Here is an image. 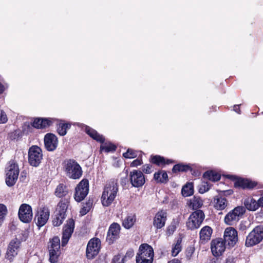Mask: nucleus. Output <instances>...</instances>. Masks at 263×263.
Returning a JSON list of instances; mask_svg holds the SVG:
<instances>
[{
	"label": "nucleus",
	"instance_id": "nucleus-1",
	"mask_svg": "<svg viewBox=\"0 0 263 263\" xmlns=\"http://www.w3.org/2000/svg\"><path fill=\"white\" fill-rule=\"evenodd\" d=\"M63 168L66 176L70 179H78L82 175L81 166L73 159L65 160L63 162Z\"/></svg>",
	"mask_w": 263,
	"mask_h": 263
},
{
	"label": "nucleus",
	"instance_id": "nucleus-2",
	"mask_svg": "<svg viewBox=\"0 0 263 263\" xmlns=\"http://www.w3.org/2000/svg\"><path fill=\"white\" fill-rule=\"evenodd\" d=\"M118 192L117 183L112 181L107 183L104 187L101 197V201L103 206L110 205L115 200Z\"/></svg>",
	"mask_w": 263,
	"mask_h": 263
},
{
	"label": "nucleus",
	"instance_id": "nucleus-3",
	"mask_svg": "<svg viewBox=\"0 0 263 263\" xmlns=\"http://www.w3.org/2000/svg\"><path fill=\"white\" fill-rule=\"evenodd\" d=\"M6 183L8 186H12L18 178L20 172L18 165L14 161H10L6 167Z\"/></svg>",
	"mask_w": 263,
	"mask_h": 263
},
{
	"label": "nucleus",
	"instance_id": "nucleus-4",
	"mask_svg": "<svg viewBox=\"0 0 263 263\" xmlns=\"http://www.w3.org/2000/svg\"><path fill=\"white\" fill-rule=\"evenodd\" d=\"M205 217L203 212L197 210L193 212L189 216L186 222L187 228L191 230L197 229L200 227Z\"/></svg>",
	"mask_w": 263,
	"mask_h": 263
},
{
	"label": "nucleus",
	"instance_id": "nucleus-5",
	"mask_svg": "<svg viewBox=\"0 0 263 263\" xmlns=\"http://www.w3.org/2000/svg\"><path fill=\"white\" fill-rule=\"evenodd\" d=\"M263 239V227L257 226L247 237L246 245L247 247L253 246L259 243Z\"/></svg>",
	"mask_w": 263,
	"mask_h": 263
},
{
	"label": "nucleus",
	"instance_id": "nucleus-6",
	"mask_svg": "<svg viewBox=\"0 0 263 263\" xmlns=\"http://www.w3.org/2000/svg\"><path fill=\"white\" fill-rule=\"evenodd\" d=\"M43 159L41 148L36 145L32 146L28 151V162L30 165L37 167Z\"/></svg>",
	"mask_w": 263,
	"mask_h": 263
},
{
	"label": "nucleus",
	"instance_id": "nucleus-7",
	"mask_svg": "<svg viewBox=\"0 0 263 263\" xmlns=\"http://www.w3.org/2000/svg\"><path fill=\"white\" fill-rule=\"evenodd\" d=\"M245 208L242 206H238L230 211L224 217V222L229 226H232L237 222L240 217L245 213Z\"/></svg>",
	"mask_w": 263,
	"mask_h": 263
},
{
	"label": "nucleus",
	"instance_id": "nucleus-8",
	"mask_svg": "<svg viewBox=\"0 0 263 263\" xmlns=\"http://www.w3.org/2000/svg\"><path fill=\"white\" fill-rule=\"evenodd\" d=\"M101 249V241L98 238L91 239L88 242L86 255L89 259L94 258L99 253Z\"/></svg>",
	"mask_w": 263,
	"mask_h": 263
},
{
	"label": "nucleus",
	"instance_id": "nucleus-9",
	"mask_svg": "<svg viewBox=\"0 0 263 263\" xmlns=\"http://www.w3.org/2000/svg\"><path fill=\"white\" fill-rule=\"evenodd\" d=\"M74 199L77 202L82 201L87 196L89 191V183L87 180H82L75 189Z\"/></svg>",
	"mask_w": 263,
	"mask_h": 263
},
{
	"label": "nucleus",
	"instance_id": "nucleus-10",
	"mask_svg": "<svg viewBox=\"0 0 263 263\" xmlns=\"http://www.w3.org/2000/svg\"><path fill=\"white\" fill-rule=\"evenodd\" d=\"M129 180L132 186L135 187H141L145 182V176L143 173L136 170L130 172Z\"/></svg>",
	"mask_w": 263,
	"mask_h": 263
},
{
	"label": "nucleus",
	"instance_id": "nucleus-11",
	"mask_svg": "<svg viewBox=\"0 0 263 263\" xmlns=\"http://www.w3.org/2000/svg\"><path fill=\"white\" fill-rule=\"evenodd\" d=\"M223 237L224 242L230 248L233 247L238 241L237 232L232 227L225 230Z\"/></svg>",
	"mask_w": 263,
	"mask_h": 263
},
{
	"label": "nucleus",
	"instance_id": "nucleus-12",
	"mask_svg": "<svg viewBox=\"0 0 263 263\" xmlns=\"http://www.w3.org/2000/svg\"><path fill=\"white\" fill-rule=\"evenodd\" d=\"M18 217L24 223H28L32 220L33 214L32 208L29 204H22L19 209Z\"/></svg>",
	"mask_w": 263,
	"mask_h": 263
},
{
	"label": "nucleus",
	"instance_id": "nucleus-13",
	"mask_svg": "<svg viewBox=\"0 0 263 263\" xmlns=\"http://www.w3.org/2000/svg\"><path fill=\"white\" fill-rule=\"evenodd\" d=\"M74 228V221L73 219L67 220L63 230L62 246H65L68 242Z\"/></svg>",
	"mask_w": 263,
	"mask_h": 263
},
{
	"label": "nucleus",
	"instance_id": "nucleus-14",
	"mask_svg": "<svg viewBox=\"0 0 263 263\" xmlns=\"http://www.w3.org/2000/svg\"><path fill=\"white\" fill-rule=\"evenodd\" d=\"M211 249L214 256H219L226 250V243L221 238L213 239L211 242Z\"/></svg>",
	"mask_w": 263,
	"mask_h": 263
},
{
	"label": "nucleus",
	"instance_id": "nucleus-15",
	"mask_svg": "<svg viewBox=\"0 0 263 263\" xmlns=\"http://www.w3.org/2000/svg\"><path fill=\"white\" fill-rule=\"evenodd\" d=\"M121 227L116 222L112 223L109 227L106 236V241L109 243H112L119 238Z\"/></svg>",
	"mask_w": 263,
	"mask_h": 263
},
{
	"label": "nucleus",
	"instance_id": "nucleus-16",
	"mask_svg": "<svg viewBox=\"0 0 263 263\" xmlns=\"http://www.w3.org/2000/svg\"><path fill=\"white\" fill-rule=\"evenodd\" d=\"M50 215L49 210L47 207H43L38 211L35 217L36 224L39 228L44 226L47 222Z\"/></svg>",
	"mask_w": 263,
	"mask_h": 263
},
{
	"label": "nucleus",
	"instance_id": "nucleus-17",
	"mask_svg": "<svg viewBox=\"0 0 263 263\" xmlns=\"http://www.w3.org/2000/svg\"><path fill=\"white\" fill-rule=\"evenodd\" d=\"M44 141L45 147L48 151L52 152L54 151L58 146V138L53 134H47L44 137Z\"/></svg>",
	"mask_w": 263,
	"mask_h": 263
},
{
	"label": "nucleus",
	"instance_id": "nucleus-18",
	"mask_svg": "<svg viewBox=\"0 0 263 263\" xmlns=\"http://www.w3.org/2000/svg\"><path fill=\"white\" fill-rule=\"evenodd\" d=\"M21 241L17 238L12 240L8 247L6 257L11 260L17 254L20 247Z\"/></svg>",
	"mask_w": 263,
	"mask_h": 263
},
{
	"label": "nucleus",
	"instance_id": "nucleus-19",
	"mask_svg": "<svg viewBox=\"0 0 263 263\" xmlns=\"http://www.w3.org/2000/svg\"><path fill=\"white\" fill-rule=\"evenodd\" d=\"M166 219L167 213L163 210L159 211L154 217L153 226L157 229H161L165 226Z\"/></svg>",
	"mask_w": 263,
	"mask_h": 263
},
{
	"label": "nucleus",
	"instance_id": "nucleus-20",
	"mask_svg": "<svg viewBox=\"0 0 263 263\" xmlns=\"http://www.w3.org/2000/svg\"><path fill=\"white\" fill-rule=\"evenodd\" d=\"M137 256L145 259H153L154 250L153 248L146 243L140 246Z\"/></svg>",
	"mask_w": 263,
	"mask_h": 263
},
{
	"label": "nucleus",
	"instance_id": "nucleus-21",
	"mask_svg": "<svg viewBox=\"0 0 263 263\" xmlns=\"http://www.w3.org/2000/svg\"><path fill=\"white\" fill-rule=\"evenodd\" d=\"M53 121V119L36 118L34 120L32 125L36 128H46L51 125Z\"/></svg>",
	"mask_w": 263,
	"mask_h": 263
},
{
	"label": "nucleus",
	"instance_id": "nucleus-22",
	"mask_svg": "<svg viewBox=\"0 0 263 263\" xmlns=\"http://www.w3.org/2000/svg\"><path fill=\"white\" fill-rule=\"evenodd\" d=\"M243 206L245 209H247L250 211H255L259 208L258 201L256 200L252 196L247 197L244 199Z\"/></svg>",
	"mask_w": 263,
	"mask_h": 263
},
{
	"label": "nucleus",
	"instance_id": "nucleus-23",
	"mask_svg": "<svg viewBox=\"0 0 263 263\" xmlns=\"http://www.w3.org/2000/svg\"><path fill=\"white\" fill-rule=\"evenodd\" d=\"M227 199L221 196H216L213 201L214 207L217 210H223L228 205Z\"/></svg>",
	"mask_w": 263,
	"mask_h": 263
},
{
	"label": "nucleus",
	"instance_id": "nucleus-24",
	"mask_svg": "<svg viewBox=\"0 0 263 263\" xmlns=\"http://www.w3.org/2000/svg\"><path fill=\"white\" fill-rule=\"evenodd\" d=\"M213 233L212 229L208 226L203 227L199 233L200 239L202 242H207L211 237Z\"/></svg>",
	"mask_w": 263,
	"mask_h": 263
},
{
	"label": "nucleus",
	"instance_id": "nucleus-25",
	"mask_svg": "<svg viewBox=\"0 0 263 263\" xmlns=\"http://www.w3.org/2000/svg\"><path fill=\"white\" fill-rule=\"evenodd\" d=\"M256 183L247 179H238L235 183V186L241 187L242 189H252L255 186Z\"/></svg>",
	"mask_w": 263,
	"mask_h": 263
},
{
	"label": "nucleus",
	"instance_id": "nucleus-26",
	"mask_svg": "<svg viewBox=\"0 0 263 263\" xmlns=\"http://www.w3.org/2000/svg\"><path fill=\"white\" fill-rule=\"evenodd\" d=\"M136 221V216L133 214H128L122 220V226L126 229L131 228Z\"/></svg>",
	"mask_w": 263,
	"mask_h": 263
},
{
	"label": "nucleus",
	"instance_id": "nucleus-27",
	"mask_svg": "<svg viewBox=\"0 0 263 263\" xmlns=\"http://www.w3.org/2000/svg\"><path fill=\"white\" fill-rule=\"evenodd\" d=\"M151 161L152 163L156 164L158 166H162L166 164L173 163V161L172 160L170 159H167L166 160L164 157H161L159 155L151 156Z\"/></svg>",
	"mask_w": 263,
	"mask_h": 263
},
{
	"label": "nucleus",
	"instance_id": "nucleus-28",
	"mask_svg": "<svg viewBox=\"0 0 263 263\" xmlns=\"http://www.w3.org/2000/svg\"><path fill=\"white\" fill-rule=\"evenodd\" d=\"M86 133L92 139L96 140L97 141L101 143H103L105 139L104 137L98 133L95 129L90 128L89 126H86L85 128Z\"/></svg>",
	"mask_w": 263,
	"mask_h": 263
},
{
	"label": "nucleus",
	"instance_id": "nucleus-29",
	"mask_svg": "<svg viewBox=\"0 0 263 263\" xmlns=\"http://www.w3.org/2000/svg\"><path fill=\"white\" fill-rule=\"evenodd\" d=\"M68 194V189L63 183L59 184L55 188L54 194L58 198L66 197Z\"/></svg>",
	"mask_w": 263,
	"mask_h": 263
},
{
	"label": "nucleus",
	"instance_id": "nucleus-30",
	"mask_svg": "<svg viewBox=\"0 0 263 263\" xmlns=\"http://www.w3.org/2000/svg\"><path fill=\"white\" fill-rule=\"evenodd\" d=\"M68 203L69 202L66 199L61 200L59 202L56 210L57 213L64 215V216H66L65 214L67 210Z\"/></svg>",
	"mask_w": 263,
	"mask_h": 263
},
{
	"label": "nucleus",
	"instance_id": "nucleus-31",
	"mask_svg": "<svg viewBox=\"0 0 263 263\" xmlns=\"http://www.w3.org/2000/svg\"><path fill=\"white\" fill-rule=\"evenodd\" d=\"M203 177L205 179L215 182L219 180L221 176L219 173L214 171H210L205 172L203 174Z\"/></svg>",
	"mask_w": 263,
	"mask_h": 263
},
{
	"label": "nucleus",
	"instance_id": "nucleus-32",
	"mask_svg": "<svg viewBox=\"0 0 263 263\" xmlns=\"http://www.w3.org/2000/svg\"><path fill=\"white\" fill-rule=\"evenodd\" d=\"M203 205V201L199 197L194 196L190 200L189 206L193 210L201 208Z\"/></svg>",
	"mask_w": 263,
	"mask_h": 263
},
{
	"label": "nucleus",
	"instance_id": "nucleus-33",
	"mask_svg": "<svg viewBox=\"0 0 263 263\" xmlns=\"http://www.w3.org/2000/svg\"><path fill=\"white\" fill-rule=\"evenodd\" d=\"M154 178L158 182L165 183L168 181V176L164 171H160L155 173Z\"/></svg>",
	"mask_w": 263,
	"mask_h": 263
},
{
	"label": "nucleus",
	"instance_id": "nucleus-34",
	"mask_svg": "<svg viewBox=\"0 0 263 263\" xmlns=\"http://www.w3.org/2000/svg\"><path fill=\"white\" fill-rule=\"evenodd\" d=\"M193 185L192 183H189L184 185L181 191L182 194L184 197H188L193 194Z\"/></svg>",
	"mask_w": 263,
	"mask_h": 263
},
{
	"label": "nucleus",
	"instance_id": "nucleus-35",
	"mask_svg": "<svg viewBox=\"0 0 263 263\" xmlns=\"http://www.w3.org/2000/svg\"><path fill=\"white\" fill-rule=\"evenodd\" d=\"M50 245L48 247L49 250H53L57 251L60 250V240L58 237H54L50 241Z\"/></svg>",
	"mask_w": 263,
	"mask_h": 263
},
{
	"label": "nucleus",
	"instance_id": "nucleus-36",
	"mask_svg": "<svg viewBox=\"0 0 263 263\" xmlns=\"http://www.w3.org/2000/svg\"><path fill=\"white\" fill-rule=\"evenodd\" d=\"M70 127V124L68 123H60L57 127V132L61 136H64L67 133V130Z\"/></svg>",
	"mask_w": 263,
	"mask_h": 263
},
{
	"label": "nucleus",
	"instance_id": "nucleus-37",
	"mask_svg": "<svg viewBox=\"0 0 263 263\" xmlns=\"http://www.w3.org/2000/svg\"><path fill=\"white\" fill-rule=\"evenodd\" d=\"M49 260L51 263H56L58 262L59 256L60 254V251L49 250Z\"/></svg>",
	"mask_w": 263,
	"mask_h": 263
},
{
	"label": "nucleus",
	"instance_id": "nucleus-38",
	"mask_svg": "<svg viewBox=\"0 0 263 263\" xmlns=\"http://www.w3.org/2000/svg\"><path fill=\"white\" fill-rule=\"evenodd\" d=\"M116 146L111 143H105L101 145V151H105L106 153L114 152L116 151Z\"/></svg>",
	"mask_w": 263,
	"mask_h": 263
},
{
	"label": "nucleus",
	"instance_id": "nucleus-39",
	"mask_svg": "<svg viewBox=\"0 0 263 263\" xmlns=\"http://www.w3.org/2000/svg\"><path fill=\"white\" fill-rule=\"evenodd\" d=\"M181 240H177L176 243L173 246L172 249V255L173 256H176L181 251Z\"/></svg>",
	"mask_w": 263,
	"mask_h": 263
},
{
	"label": "nucleus",
	"instance_id": "nucleus-40",
	"mask_svg": "<svg viewBox=\"0 0 263 263\" xmlns=\"http://www.w3.org/2000/svg\"><path fill=\"white\" fill-rule=\"evenodd\" d=\"M65 217L66 216H64V215L57 213L55 217L52 220L53 225L55 227L59 226L63 223V221L65 218Z\"/></svg>",
	"mask_w": 263,
	"mask_h": 263
},
{
	"label": "nucleus",
	"instance_id": "nucleus-41",
	"mask_svg": "<svg viewBox=\"0 0 263 263\" xmlns=\"http://www.w3.org/2000/svg\"><path fill=\"white\" fill-rule=\"evenodd\" d=\"M189 168L190 167L188 165L178 164L173 166L172 171L173 173L184 172L187 171Z\"/></svg>",
	"mask_w": 263,
	"mask_h": 263
},
{
	"label": "nucleus",
	"instance_id": "nucleus-42",
	"mask_svg": "<svg viewBox=\"0 0 263 263\" xmlns=\"http://www.w3.org/2000/svg\"><path fill=\"white\" fill-rule=\"evenodd\" d=\"M7 212V210L6 206L3 204H0V226H1L4 221Z\"/></svg>",
	"mask_w": 263,
	"mask_h": 263
},
{
	"label": "nucleus",
	"instance_id": "nucleus-43",
	"mask_svg": "<svg viewBox=\"0 0 263 263\" xmlns=\"http://www.w3.org/2000/svg\"><path fill=\"white\" fill-rule=\"evenodd\" d=\"M137 155V153L132 149H128L127 152L123 154L124 157L128 159L136 158Z\"/></svg>",
	"mask_w": 263,
	"mask_h": 263
},
{
	"label": "nucleus",
	"instance_id": "nucleus-44",
	"mask_svg": "<svg viewBox=\"0 0 263 263\" xmlns=\"http://www.w3.org/2000/svg\"><path fill=\"white\" fill-rule=\"evenodd\" d=\"M124 262L125 258H123L120 254L115 255L112 260V263H124Z\"/></svg>",
	"mask_w": 263,
	"mask_h": 263
},
{
	"label": "nucleus",
	"instance_id": "nucleus-45",
	"mask_svg": "<svg viewBox=\"0 0 263 263\" xmlns=\"http://www.w3.org/2000/svg\"><path fill=\"white\" fill-rule=\"evenodd\" d=\"M153 259H145L143 257L136 256V262L137 263H152Z\"/></svg>",
	"mask_w": 263,
	"mask_h": 263
},
{
	"label": "nucleus",
	"instance_id": "nucleus-46",
	"mask_svg": "<svg viewBox=\"0 0 263 263\" xmlns=\"http://www.w3.org/2000/svg\"><path fill=\"white\" fill-rule=\"evenodd\" d=\"M8 120L6 113L3 111H0V124L5 123Z\"/></svg>",
	"mask_w": 263,
	"mask_h": 263
},
{
	"label": "nucleus",
	"instance_id": "nucleus-47",
	"mask_svg": "<svg viewBox=\"0 0 263 263\" xmlns=\"http://www.w3.org/2000/svg\"><path fill=\"white\" fill-rule=\"evenodd\" d=\"M142 171L145 174H151L152 173V165L149 164L144 165L142 166Z\"/></svg>",
	"mask_w": 263,
	"mask_h": 263
},
{
	"label": "nucleus",
	"instance_id": "nucleus-48",
	"mask_svg": "<svg viewBox=\"0 0 263 263\" xmlns=\"http://www.w3.org/2000/svg\"><path fill=\"white\" fill-rule=\"evenodd\" d=\"M134 252L133 249H129L126 252L125 256L123 258H125V261L127 259H129L134 256Z\"/></svg>",
	"mask_w": 263,
	"mask_h": 263
},
{
	"label": "nucleus",
	"instance_id": "nucleus-49",
	"mask_svg": "<svg viewBox=\"0 0 263 263\" xmlns=\"http://www.w3.org/2000/svg\"><path fill=\"white\" fill-rule=\"evenodd\" d=\"M142 164V160L141 159L138 158L134 160L131 163V167H137L138 166Z\"/></svg>",
	"mask_w": 263,
	"mask_h": 263
},
{
	"label": "nucleus",
	"instance_id": "nucleus-50",
	"mask_svg": "<svg viewBox=\"0 0 263 263\" xmlns=\"http://www.w3.org/2000/svg\"><path fill=\"white\" fill-rule=\"evenodd\" d=\"M176 227L174 224H171L167 227V234L168 235H171L173 234V233L176 230Z\"/></svg>",
	"mask_w": 263,
	"mask_h": 263
},
{
	"label": "nucleus",
	"instance_id": "nucleus-51",
	"mask_svg": "<svg viewBox=\"0 0 263 263\" xmlns=\"http://www.w3.org/2000/svg\"><path fill=\"white\" fill-rule=\"evenodd\" d=\"M210 187L209 186V185L208 184H204L199 189V192L200 193H204L205 192L209 191Z\"/></svg>",
	"mask_w": 263,
	"mask_h": 263
},
{
	"label": "nucleus",
	"instance_id": "nucleus-52",
	"mask_svg": "<svg viewBox=\"0 0 263 263\" xmlns=\"http://www.w3.org/2000/svg\"><path fill=\"white\" fill-rule=\"evenodd\" d=\"M89 207H84L83 206L80 210V214L82 216H83L89 212Z\"/></svg>",
	"mask_w": 263,
	"mask_h": 263
},
{
	"label": "nucleus",
	"instance_id": "nucleus-53",
	"mask_svg": "<svg viewBox=\"0 0 263 263\" xmlns=\"http://www.w3.org/2000/svg\"><path fill=\"white\" fill-rule=\"evenodd\" d=\"M258 201L259 207L261 206L263 208V192L261 194V196L258 199Z\"/></svg>",
	"mask_w": 263,
	"mask_h": 263
},
{
	"label": "nucleus",
	"instance_id": "nucleus-54",
	"mask_svg": "<svg viewBox=\"0 0 263 263\" xmlns=\"http://www.w3.org/2000/svg\"><path fill=\"white\" fill-rule=\"evenodd\" d=\"M233 110L238 114H240V109L239 105H235L234 106Z\"/></svg>",
	"mask_w": 263,
	"mask_h": 263
},
{
	"label": "nucleus",
	"instance_id": "nucleus-55",
	"mask_svg": "<svg viewBox=\"0 0 263 263\" xmlns=\"http://www.w3.org/2000/svg\"><path fill=\"white\" fill-rule=\"evenodd\" d=\"M7 87V86H5L0 83V94L2 93Z\"/></svg>",
	"mask_w": 263,
	"mask_h": 263
},
{
	"label": "nucleus",
	"instance_id": "nucleus-56",
	"mask_svg": "<svg viewBox=\"0 0 263 263\" xmlns=\"http://www.w3.org/2000/svg\"><path fill=\"white\" fill-rule=\"evenodd\" d=\"M92 203L90 202H86L84 207H89V211L90 210Z\"/></svg>",
	"mask_w": 263,
	"mask_h": 263
},
{
	"label": "nucleus",
	"instance_id": "nucleus-57",
	"mask_svg": "<svg viewBox=\"0 0 263 263\" xmlns=\"http://www.w3.org/2000/svg\"><path fill=\"white\" fill-rule=\"evenodd\" d=\"M92 203L90 202H86L84 207H89V211L90 210Z\"/></svg>",
	"mask_w": 263,
	"mask_h": 263
},
{
	"label": "nucleus",
	"instance_id": "nucleus-58",
	"mask_svg": "<svg viewBox=\"0 0 263 263\" xmlns=\"http://www.w3.org/2000/svg\"><path fill=\"white\" fill-rule=\"evenodd\" d=\"M168 263H180L178 259H174L168 262Z\"/></svg>",
	"mask_w": 263,
	"mask_h": 263
}]
</instances>
